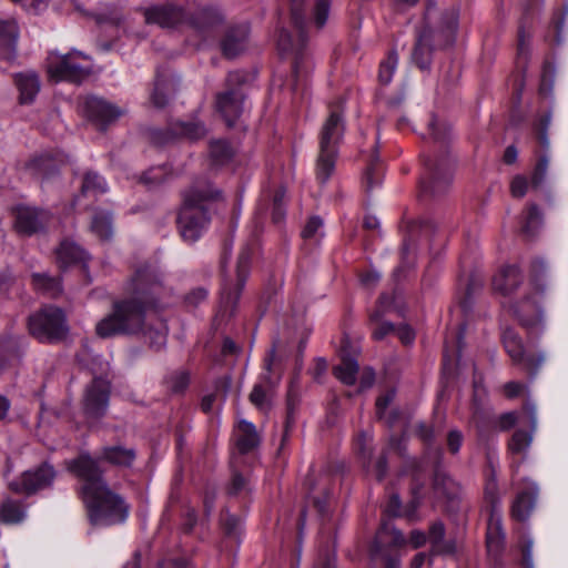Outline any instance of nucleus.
Returning a JSON list of instances; mask_svg holds the SVG:
<instances>
[{
    "instance_id": "obj_30",
    "label": "nucleus",
    "mask_w": 568,
    "mask_h": 568,
    "mask_svg": "<svg viewBox=\"0 0 568 568\" xmlns=\"http://www.w3.org/2000/svg\"><path fill=\"white\" fill-rule=\"evenodd\" d=\"M536 496L537 488L518 493L511 506L513 518L518 521L527 520L535 507Z\"/></svg>"
},
{
    "instance_id": "obj_33",
    "label": "nucleus",
    "mask_w": 568,
    "mask_h": 568,
    "mask_svg": "<svg viewBox=\"0 0 568 568\" xmlns=\"http://www.w3.org/2000/svg\"><path fill=\"white\" fill-rule=\"evenodd\" d=\"M31 283L36 291L51 297H57L62 292L61 280L52 277L48 273H33Z\"/></svg>"
},
{
    "instance_id": "obj_54",
    "label": "nucleus",
    "mask_w": 568,
    "mask_h": 568,
    "mask_svg": "<svg viewBox=\"0 0 568 568\" xmlns=\"http://www.w3.org/2000/svg\"><path fill=\"white\" fill-rule=\"evenodd\" d=\"M529 182L524 175H516L510 182V193L514 197L521 199L528 191Z\"/></svg>"
},
{
    "instance_id": "obj_24",
    "label": "nucleus",
    "mask_w": 568,
    "mask_h": 568,
    "mask_svg": "<svg viewBox=\"0 0 568 568\" xmlns=\"http://www.w3.org/2000/svg\"><path fill=\"white\" fill-rule=\"evenodd\" d=\"M524 275L517 265L503 267L493 278V287L503 295L514 293L523 283Z\"/></svg>"
},
{
    "instance_id": "obj_22",
    "label": "nucleus",
    "mask_w": 568,
    "mask_h": 568,
    "mask_svg": "<svg viewBox=\"0 0 568 568\" xmlns=\"http://www.w3.org/2000/svg\"><path fill=\"white\" fill-rule=\"evenodd\" d=\"M19 28L13 19H0V60L13 61L17 55Z\"/></svg>"
},
{
    "instance_id": "obj_26",
    "label": "nucleus",
    "mask_w": 568,
    "mask_h": 568,
    "mask_svg": "<svg viewBox=\"0 0 568 568\" xmlns=\"http://www.w3.org/2000/svg\"><path fill=\"white\" fill-rule=\"evenodd\" d=\"M247 38L248 27L246 24L231 28L221 43L223 54L227 58L236 57L244 50Z\"/></svg>"
},
{
    "instance_id": "obj_7",
    "label": "nucleus",
    "mask_w": 568,
    "mask_h": 568,
    "mask_svg": "<svg viewBox=\"0 0 568 568\" xmlns=\"http://www.w3.org/2000/svg\"><path fill=\"white\" fill-rule=\"evenodd\" d=\"M100 462L99 457L93 458L88 453L65 462L67 469L80 481L77 490L79 498L106 483Z\"/></svg>"
},
{
    "instance_id": "obj_59",
    "label": "nucleus",
    "mask_w": 568,
    "mask_h": 568,
    "mask_svg": "<svg viewBox=\"0 0 568 568\" xmlns=\"http://www.w3.org/2000/svg\"><path fill=\"white\" fill-rule=\"evenodd\" d=\"M394 392H387L386 394L379 396L376 400V415L379 419L384 417L385 410L388 407V405L394 399Z\"/></svg>"
},
{
    "instance_id": "obj_15",
    "label": "nucleus",
    "mask_w": 568,
    "mask_h": 568,
    "mask_svg": "<svg viewBox=\"0 0 568 568\" xmlns=\"http://www.w3.org/2000/svg\"><path fill=\"white\" fill-rule=\"evenodd\" d=\"M206 133L207 130L201 121L175 122L165 130L153 131L151 140L156 145H164L180 136L196 141L203 139Z\"/></svg>"
},
{
    "instance_id": "obj_34",
    "label": "nucleus",
    "mask_w": 568,
    "mask_h": 568,
    "mask_svg": "<svg viewBox=\"0 0 568 568\" xmlns=\"http://www.w3.org/2000/svg\"><path fill=\"white\" fill-rule=\"evenodd\" d=\"M541 225L542 213L540 209L534 203L528 204L526 211L523 213L521 233L526 237L531 239L537 234Z\"/></svg>"
},
{
    "instance_id": "obj_63",
    "label": "nucleus",
    "mask_w": 568,
    "mask_h": 568,
    "mask_svg": "<svg viewBox=\"0 0 568 568\" xmlns=\"http://www.w3.org/2000/svg\"><path fill=\"white\" fill-rule=\"evenodd\" d=\"M206 297H207V291L203 287H199V288H195L192 292H190L186 295L185 301L190 305L196 306L201 302L205 301Z\"/></svg>"
},
{
    "instance_id": "obj_35",
    "label": "nucleus",
    "mask_w": 568,
    "mask_h": 568,
    "mask_svg": "<svg viewBox=\"0 0 568 568\" xmlns=\"http://www.w3.org/2000/svg\"><path fill=\"white\" fill-rule=\"evenodd\" d=\"M358 369L359 366L357 361L349 355H345L342 357L341 364L336 365L333 368V374L343 384L354 385L356 382Z\"/></svg>"
},
{
    "instance_id": "obj_39",
    "label": "nucleus",
    "mask_w": 568,
    "mask_h": 568,
    "mask_svg": "<svg viewBox=\"0 0 568 568\" xmlns=\"http://www.w3.org/2000/svg\"><path fill=\"white\" fill-rule=\"evenodd\" d=\"M406 539L402 531L396 529L389 523H383L379 530L376 534V544L388 545L392 547H399L405 545Z\"/></svg>"
},
{
    "instance_id": "obj_64",
    "label": "nucleus",
    "mask_w": 568,
    "mask_h": 568,
    "mask_svg": "<svg viewBox=\"0 0 568 568\" xmlns=\"http://www.w3.org/2000/svg\"><path fill=\"white\" fill-rule=\"evenodd\" d=\"M375 382V372L372 368H365L361 375V389H366L373 386Z\"/></svg>"
},
{
    "instance_id": "obj_58",
    "label": "nucleus",
    "mask_w": 568,
    "mask_h": 568,
    "mask_svg": "<svg viewBox=\"0 0 568 568\" xmlns=\"http://www.w3.org/2000/svg\"><path fill=\"white\" fill-rule=\"evenodd\" d=\"M323 222L318 216L311 217L302 231L304 239H312L316 235L318 230L322 227Z\"/></svg>"
},
{
    "instance_id": "obj_4",
    "label": "nucleus",
    "mask_w": 568,
    "mask_h": 568,
    "mask_svg": "<svg viewBox=\"0 0 568 568\" xmlns=\"http://www.w3.org/2000/svg\"><path fill=\"white\" fill-rule=\"evenodd\" d=\"M345 123L338 109H331L320 132V152L316 162V176L326 183L334 172L338 145L343 139Z\"/></svg>"
},
{
    "instance_id": "obj_53",
    "label": "nucleus",
    "mask_w": 568,
    "mask_h": 568,
    "mask_svg": "<svg viewBox=\"0 0 568 568\" xmlns=\"http://www.w3.org/2000/svg\"><path fill=\"white\" fill-rule=\"evenodd\" d=\"M329 0H316L313 10V20L318 29L325 26L329 13Z\"/></svg>"
},
{
    "instance_id": "obj_32",
    "label": "nucleus",
    "mask_w": 568,
    "mask_h": 568,
    "mask_svg": "<svg viewBox=\"0 0 568 568\" xmlns=\"http://www.w3.org/2000/svg\"><path fill=\"white\" fill-rule=\"evenodd\" d=\"M237 448L242 454L253 450L260 444V436L255 426L247 420L239 423Z\"/></svg>"
},
{
    "instance_id": "obj_61",
    "label": "nucleus",
    "mask_w": 568,
    "mask_h": 568,
    "mask_svg": "<svg viewBox=\"0 0 568 568\" xmlns=\"http://www.w3.org/2000/svg\"><path fill=\"white\" fill-rule=\"evenodd\" d=\"M416 434L424 443L430 444L434 440V428L425 423L416 425Z\"/></svg>"
},
{
    "instance_id": "obj_25",
    "label": "nucleus",
    "mask_w": 568,
    "mask_h": 568,
    "mask_svg": "<svg viewBox=\"0 0 568 568\" xmlns=\"http://www.w3.org/2000/svg\"><path fill=\"white\" fill-rule=\"evenodd\" d=\"M427 539L432 546V555H454L457 550L454 539H445V526L442 521H435L430 525Z\"/></svg>"
},
{
    "instance_id": "obj_11",
    "label": "nucleus",
    "mask_w": 568,
    "mask_h": 568,
    "mask_svg": "<svg viewBox=\"0 0 568 568\" xmlns=\"http://www.w3.org/2000/svg\"><path fill=\"white\" fill-rule=\"evenodd\" d=\"M55 470L49 463H43L34 469L26 470L19 479L9 483L8 487L16 494L32 495L48 488L55 478Z\"/></svg>"
},
{
    "instance_id": "obj_38",
    "label": "nucleus",
    "mask_w": 568,
    "mask_h": 568,
    "mask_svg": "<svg viewBox=\"0 0 568 568\" xmlns=\"http://www.w3.org/2000/svg\"><path fill=\"white\" fill-rule=\"evenodd\" d=\"M548 273V266L541 258H536L531 263L530 268V284L537 295H544L547 290L546 277Z\"/></svg>"
},
{
    "instance_id": "obj_37",
    "label": "nucleus",
    "mask_w": 568,
    "mask_h": 568,
    "mask_svg": "<svg viewBox=\"0 0 568 568\" xmlns=\"http://www.w3.org/2000/svg\"><path fill=\"white\" fill-rule=\"evenodd\" d=\"M113 216L110 212H97L91 222V231L102 241H108L113 235Z\"/></svg>"
},
{
    "instance_id": "obj_40",
    "label": "nucleus",
    "mask_w": 568,
    "mask_h": 568,
    "mask_svg": "<svg viewBox=\"0 0 568 568\" xmlns=\"http://www.w3.org/2000/svg\"><path fill=\"white\" fill-rule=\"evenodd\" d=\"M108 191L104 179L97 172H87L83 176L81 193L83 195L98 196Z\"/></svg>"
},
{
    "instance_id": "obj_55",
    "label": "nucleus",
    "mask_w": 568,
    "mask_h": 568,
    "mask_svg": "<svg viewBox=\"0 0 568 568\" xmlns=\"http://www.w3.org/2000/svg\"><path fill=\"white\" fill-rule=\"evenodd\" d=\"M550 122H551V114L547 113L540 118L539 123H538V128H537L538 140L544 149L549 148V139L547 135V131L550 125Z\"/></svg>"
},
{
    "instance_id": "obj_9",
    "label": "nucleus",
    "mask_w": 568,
    "mask_h": 568,
    "mask_svg": "<svg viewBox=\"0 0 568 568\" xmlns=\"http://www.w3.org/2000/svg\"><path fill=\"white\" fill-rule=\"evenodd\" d=\"M111 395V385L108 381L95 377L85 387L82 398V409L87 419L99 420L106 415Z\"/></svg>"
},
{
    "instance_id": "obj_51",
    "label": "nucleus",
    "mask_w": 568,
    "mask_h": 568,
    "mask_svg": "<svg viewBox=\"0 0 568 568\" xmlns=\"http://www.w3.org/2000/svg\"><path fill=\"white\" fill-rule=\"evenodd\" d=\"M372 442L373 437L366 432H361L355 439V449L362 458L369 463L372 459Z\"/></svg>"
},
{
    "instance_id": "obj_60",
    "label": "nucleus",
    "mask_w": 568,
    "mask_h": 568,
    "mask_svg": "<svg viewBox=\"0 0 568 568\" xmlns=\"http://www.w3.org/2000/svg\"><path fill=\"white\" fill-rule=\"evenodd\" d=\"M504 389V395L507 397V398H516L518 397L523 390L525 389V385L519 383V382H508L504 385L503 387Z\"/></svg>"
},
{
    "instance_id": "obj_45",
    "label": "nucleus",
    "mask_w": 568,
    "mask_h": 568,
    "mask_svg": "<svg viewBox=\"0 0 568 568\" xmlns=\"http://www.w3.org/2000/svg\"><path fill=\"white\" fill-rule=\"evenodd\" d=\"M532 442V434L523 429H517L509 443L508 449L516 455L525 454Z\"/></svg>"
},
{
    "instance_id": "obj_23",
    "label": "nucleus",
    "mask_w": 568,
    "mask_h": 568,
    "mask_svg": "<svg viewBox=\"0 0 568 568\" xmlns=\"http://www.w3.org/2000/svg\"><path fill=\"white\" fill-rule=\"evenodd\" d=\"M433 38L434 31L427 26L423 27L417 33L412 59L414 63L422 70H427L430 65Z\"/></svg>"
},
{
    "instance_id": "obj_49",
    "label": "nucleus",
    "mask_w": 568,
    "mask_h": 568,
    "mask_svg": "<svg viewBox=\"0 0 568 568\" xmlns=\"http://www.w3.org/2000/svg\"><path fill=\"white\" fill-rule=\"evenodd\" d=\"M398 57L395 51L388 53L387 58L381 62L378 79L381 83L388 84L394 75L397 68Z\"/></svg>"
},
{
    "instance_id": "obj_42",
    "label": "nucleus",
    "mask_w": 568,
    "mask_h": 568,
    "mask_svg": "<svg viewBox=\"0 0 568 568\" xmlns=\"http://www.w3.org/2000/svg\"><path fill=\"white\" fill-rule=\"evenodd\" d=\"M248 398L258 410L267 413L271 409V387L255 384Z\"/></svg>"
},
{
    "instance_id": "obj_6",
    "label": "nucleus",
    "mask_w": 568,
    "mask_h": 568,
    "mask_svg": "<svg viewBox=\"0 0 568 568\" xmlns=\"http://www.w3.org/2000/svg\"><path fill=\"white\" fill-rule=\"evenodd\" d=\"M48 75L54 81L80 84L93 73L92 60L78 50L68 53L49 52L45 60Z\"/></svg>"
},
{
    "instance_id": "obj_12",
    "label": "nucleus",
    "mask_w": 568,
    "mask_h": 568,
    "mask_svg": "<svg viewBox=\"0 0 568 568\" xmlns=\"http://www.w3.org/2000/svg\"><path fill=\"white\" fill-rule=\"evenodd\" d=\"M426 176L420 181V192L424 195L436 196L447 191L453 178V163L448 160L425 162Z\"/></svg>"
},
{
    "instance_id": "obj_47",
    "label": "nucleus",
    "mask_w": 568,
    "mask_h": 568,
    "mask_svg": "<svg viewBox=\"0 0 568 568\" xmlns=\"http://www.w3.org/2000/svg\"><path fill=\"white\" fill-rule=\"evenodd\" d=\"M434 484L435 488L448 499L453 500L459 495L460 487L458 484L444 474H436Z\"/></svg>"
},
{
    "instance_id": "obj_46",
    "label": "nucleus",
    "mask_w": 568,
    "mask_h": 568,
    "mask_svg": "<svg viewBox=\"0 0 568 568\" xmlns=\"http://www.w3.org/2000/svg\"><path fill=\"white\" fill-rule=\"evenodd\" d=\"M550 158L547 153L538 156L530 178V184L532 189H539L545 183Z\"/></svg>"
},
{
    "instance_id": "obj_44",
    "label": "nucleus",
    "mask_w": 568,
    "mask_h": 568,
    "mask_svg": "<svg viewBox=\"0 0 568 568\" xmlns=\"http://www.w3.org/2000/svg\"><path fill=\"white\" fill-rule=\"evenodd\" d=\"M169 178V170L165 165L151 168L145 171L140 182L143 183L148 189H154L165 182Z\"/></svg>"
},
{
    "instance_id": "obj_31",
    "label": "nucleus",
    "mask_w": 568,
    "mask_h": 568,
    "mask_svg": "<svg viewBox=\"0 0 568 568\" xmlns=\"http://www.w3.org/2000/svg\"><path fill=\"white\" fill-rule=\"evenodd\" d=\"M26 516L27 510L22 501L7 498L0 505V521L6 525L21 524Z\"/></svg>"
},
{
    "instance_id": "obj_36",
    "label": "nucleus",
    "mask_w": 568,
    "mask_h": 568,
    "mask_svg": "<svg viewBox=\"0 0 568 568\" xmlns=\"http://www.w3.org/2000/svg\"><path fill=\"white\" fill-rule=\"evenodd\" d=\"M486 545L488 552L495 556H497L503 549L504 534L499 516L489 519L486 534Z\"/></svg>"
},
{
    "instance_id": "obj_19",
    "label": "nucleus",
    "mask_w": 568,
    "mask_h": 568,
    "mask_svg": "<svg viewBox=\"0 0 568 568\" xmlns=\"http://www.w3.org/2000/svg\"><path fill=\"white\" fill-rule=\"evenodd\" d=\"M544 295H527L515 305V314L523 326L536 327L542 323L544 313L539 300Z\"/></svg>"
},
{
    "instance_id": "obj_1",
    "label": "nucleus",
    "mask_w": 568,
    "mask_h": 568,
    "mask_svg": "<svg viewBox=\"0 0 568 568\" xmlns=\"http://www.w3.org/2000/svg\"><path fill=\"white\" fill-rule=\"evenodd\" d=\"M166 290L161 275L149 263L134 266L123 286L124 297L112 304V312L98 322L97 335H134L143 331L145 314L159 306Z\"/></svg>"
},
{
    "instance_id": "obj_48",
    "label": "nucleus",
    "mask_w": 568,
    "mask_h": 568,
    "mask_svg": "<svg viewBox=\"0 0 568 568\" xmlns=\"http://www.w3.org/2000/svg\"><path fill=\"white\" fill-rule=\"evenodd\" d=\"M210 155L215 164L222 165L232 159L233 152L227 142L213 141L210 143Z\"/></svg>"
},
{
    "instance_id": "obj_5",
    "label": "nucleus",
    "mask_w": 568,
    "mask_h": 568,
    "mask_svg": "<svg viewBox=\"0 0 568 568\" xmlns=\"http://www.w3.org/2000/svg\"><path fill=\"white\" fill-rule=\"evenodd\" d=\"M28 331L40 343L57 344L67 339L70 327L65 312L49 304L29 315Z\"/></svg>"
},
{
    "instance_id": "obj_10",
    "label": "nucleus",
    "mask_w": 568,
    "mask_h": 568,
    "mask_svg": "<svg viewBox=\"0 0 568 568\" xmlns=\"http://www.w3.org/2000/svg\"><path fill=\"white\" fill-rule=\"evenodd\" d=\"M504 347L515 365H523L531 377H535L546 356L544 353H526L520 336L511 328L503 333Z\"/></svg>"
},
{
    "instance_id": "obj_27",
    "label": "nucleus",
    "mask_w": 568,
    "mask_h": 568,
    "mask_svg": "<svg viewBox=\"0 0 568 568\" xmlns=\"http://www.w3.org/2000/svg\"><path fill=\"white\" fill-rule=\"evenodd\" d=\"M223 22V14L216 8L203 7L189 19L190 26L200 33H205Z\"/></svg>"
},
{
    "instance_id": "obj_2",
    "label": "nucleus",
    "mask_w": 568,
    "mask_h": 568,
    "mask_svg": "<svg viewBox=\"0 0 568 568\" xmlns=\"http://www.w3.org/2000/svg\"><path fill=\"white\" fill-rule=\"evenodd\" d=\"M182 206L178 215V227L184 241H197L211 222L209 205L223 201V192L210 181L199 179L182 192Z\"/></svg>"
},
{
    "instance_id": "obj_3",
    "label": "nucleus",
    "mask_w": 568,
    "mask_h": 568,
    "mask_svg": "<svg viewBox=\"0 0 568 568\" xmlns=\"http://www.w3.org/2000/svg\"><path fill=\"white\" fill-rule=\"evenodd\" d=\"M88 519L93 526L122 524L129 516L130 507L121 495L110 488L108 483L80 497Z\"/></svg>"
},
{
    "instance_id": "obj_8",
    "label": "nucleus",
    "mask_w": 568,
    "mask_h": 568,
    "mask_svg": "<svg viewBox=\"0 0 568 568\" xmlns=\"http://www.w3.org/2000/svg\"><path fill=\"white\" fill-rule=\"evenodd\" d=\"M251 251L245 247L241 251L237 263L235 280H225L221 291V307L229 315H233L240 300L242 290L250 274Z\"/></svg>"
},
{
    "instance_id": "obj_41",
    "label": "nucleus",
    "mask_w": 568,
    "mask_h": 568,
    "mask_svg": "<svg viewBox=\"0 0 568 568\" xmlns=\"http://www.w3.org/2000/svg\"><path fill=\"white\" fill-rule=\"evenodd\" d=\"M173 87L174 82L172 79L163 75L156 77L154 90L151 95V101L155 108L162 109L168 104L169 98L165 94V91H169Z\"/></svg>"
},
{
    "instance_id": "obj_20",
    "label": "nucleus",
    "mask_w": 568,
    "mask_h": 568,
    "mask_svg": "<svg viewBox=\"0 0 568 568\" xmlns=\"http://www.w3.org/2000/svg\"><path fill=\"white\" fill-rule=\"evenodd\" d=\"M13 83L19 92L18 101L20 104L34 102L41 89V80L36 71L28 70L14 73Z\"/></svg>"
},
{
    "instance_id": "obj_29",
    "label": "nucleus",
    "mask_w": 568,
    "mask_h": 568,
    "mask_svg": "<svg viewBox=\"0 0 568 568\" xmlns=\"http://www.w3.org/2000/svg\"><path fill=\"white\" fill-rule=\"evenodd\" d=\"M134 459L135 450L121 445L105 446L99 454V460L120 467L131 466Z\"/></svg>"
},
{
    "instance_id": "obj_43",
    "label": "nucleus",
    "mask_w": 568,
    "mask_h": 568,
    "mask_svg": "<svg viewBox=\"0 0 568 568\" xmlns=\"http://www.w3.org/2000/svg\"><path fill=\"white\" fill-rule=\"evenodd\" d=\"M168 329L164 323H160L156 328L148 327L143 331V336L145 342L149 344L150 348L154 351H160L164 347L166 343Z\"/></svg>"
},
{
    "instance_id": "obj_28",
    "label": "nucleus",
    "mask_w": 568,
    "mask_h": 568,
    "mask_svg": "<svg viewBox=\"0 0 568 568\" xmlns=\"http://www.w3.org/2000/svg\"><path fill=\"white\" fill-rule=\"evenodd\" d=\"M57 263L61 270L87 261L85 252L74 242L64 240L55 250Z\"/></svg>"
},
{
    "instance_id": "obj_17",
    "label": "nucleus",
    "mask_w": 568,
    "mask_h": 568,
    "mask_svg": "<svg viewBox=\"0 0 568 568\" xmlns=\"http://www.w3.org/2000/svg\"><path fill=\"white\" fill-rule=\"evenodd\" d=\"M244 93L240 87L226 89L215 97V109L229 128L237 124L244 106Z\"/></svg>"
},
{
    "instance_id": "obj_62",
    "label": "nucleus",
    "mask_w": 568,
    "mask_h": 568,
    "mask_svg": "<svg viewBox=\"0 0 568 568\" xmlns=\"http://www.w3.org/2000/svg\"><path fill=\"white\" fill-rule=\"evenodd\" d=\"M517 419L518 417L515 412L505 413L498 419V427L500 430H508L516 425Z\"/></svg>"
},
{
    "instance_id": "obj_21",
    "label": "nucleus",
    "mask_w": 568,
    "mask_h": 568,
    "mask_svg": "<svg viewBox=\"0 0 568 568\" xmlns=\"http://www.w3.org/2000/svg\"><path fill=\"white\" fill-rule=\"evenodd\" d=\"M392 304V298L382 294L378 298V303L376 308L369 315V326L372 331V337L375 341H382L387 335L395 332V326L393 323L383 321L384 315L388 311V307Z\"/></svg>"
},
{
    "instance_id": "obj_57",
    "label": "nucleus",
    "mask_w": 568,
    "mask_h": 568,
    "mask_svg": "<svg viewBox=\"0 0 568 568\" xmlns=\"http://www.w3.org/2000/svg\"><path fill=\"white\" fill-rule=\"evenodd\" d=\"M463 434L458 429H452L447 435V448L452 454H457L463 444Z\"/></svg>"
},
{
    "instance_id": "obj_50",
    "label": "nucleus",
    "mask_w": 568,
    "mask_h": 568,
    "mask_svg": "<svg viewBox=\"0 0 568 568\" xmlns=\"http://www.w3.org/2000/svg\"><path fill=\"white\" fill-rule=\"evenodd\" d=\"M484 494H485V499L489 503L490 508H491L490 518L499 516L497 514V506L499 504L498 484L494 477H491L487 480Z\"/></svg>"
},
{
    "instance_id": "obj_16",
    "label": "nucleus",
    "mask_w": 568,
    "mask_h": 568,
    "mask_svg": "<svg viewBox=\"0 0 568 568\" xmlns=\"http://www.w3.org/2000/svg\"><path fill=\"white\" fill-rule=\"evenodd\" d=\"M84 115L101 130L124 114V110L98 97H87L83 102Z\"/></svg>"
},
{
    "instance_id": "obj_14",
    "label": "nucleus",
    "mask_w": 568,
    "mask_h": 568,
    "mask_svg": "<svg viewBox=\"0 0 568 568\" xmlns=\"http://www.w3.org/2000/svg\"><path fill=\"white\" fill-rule=\"evenodd\" d=\"M13 227L23 236H31L44 230L50 220L49 212L28 205H18L12 210Z\"/></svg>"
},
{
    "instance_id": "obj_13",
    "label": "nucleus",
    "mask_w": 568,
    "mask_h": 568,
    "mask_svg": "<svg viewBox=\"0 0 568 568\" xmlns=\"http://www.w3.org/2000/svg\"><path fill=\"white\" fill-rule=\"evenodd\" d=\"M291 17L294 26L298 30V40L293 41L292 36L286 30H281L277 39V47L282 53L293 52L300 55L306 45V11L304 0H292Z\"/></svg>"
},
{
    "instance_id": "obj_56",
    "label": "nucleus",
    "mask_w": 568,
    "mask_h": 568,
    "mask_svg": "<svg viewBox=\"0 0 568 568\" xmlns=\"http://www.w3.org/2000/svg\"><path fill=\"white\" fill-rule=\"evenodd\" d=\"M382 182V174L379 169L375 164H371L365 173L366 190L369 191L373 187L379 185Z\"/></svg>"
},
{
    "instance_id": "obj_52",
    "label": "nucleus",
    "mask_w": 568,
    "mask_h": 568,
    "mask_svg": "<svg viewBox=\"0 0 568 568\" xmlns=\"http://www.w3.org/2000/svg\"><path fill=\"white\" fill-rule=\"evenodd\" d=\"M190 383V375L185 371H179L172 373L166 378V385L173 393H181L183 392Z\"/></svg>"
},
{
    "instance_id": "obj_18",
    "label": "nucleus",
    "mask_w": 568,
    "mask_h": 568,
    "mask_svg": "<svg viewBox=\"0 0 568 568\" xmlns=\"http://www.w3.org/2000/svg\"><path fill=\"white\" fill-rule=\"evenodd\" d=\"M143 16L148 24H156L161 28H176L186 21V13L182 7L175 4H158L143 9Z\"/></svg>"
}]
</instances>
